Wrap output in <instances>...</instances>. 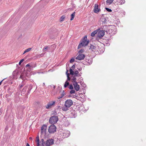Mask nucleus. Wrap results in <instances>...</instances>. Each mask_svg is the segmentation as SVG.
I'll use <instances>...</instances> for the list:
<instances>
[{"label": "nucleus", "mask_w": 146, "mask_h": 146, "mask_svg": "<svg viewBox=\"0 0 146 146\" xmlns=\"http://www.w3.org/2000/svg\"><path fill=\"white\" fill-rule=\"evenodd\" d=\"M76 76H74L72 77L71 79L72 82L73 83V82H77L76 81Z\"/></svg>", "instance_id": "nucleus-23"}, {"label": "nucleus", "mask_w": 146, "mask_h": 146, "mask_svg": "<svg viewBox=\"0 0 146 146\" xmlns=\"http://www.w3.org/2000/svg\"><path fill=\"white\" fill-rule=\"evenodd\" d=\"M113 0H107L106 3L107 4L110 5L113 2Z\"/></svg>", "instance_id": "nucleus-25"}, {"label": "nucleus", "mask_w": 146, "mask_h": 146, "mask_svg": "<svg viewBox=\"0 0 146 146\" xmlns=\"http://www.w3.org/2000/svg\"><path fill=\"white\" fill-rule=\"evenodd\" d=\"M27 88L28 86H25L24 87L23 90L22 92H23L25 93L26 92V90H27Z\"/></svg>", "instance_id": "nucleus-29"}, {"label": "nucleus", "mask_w": 146, "mask_h": 146, "mask_svg": "<svg viewBox=\"0 0 146 146\" xmlns=\"http://www.w3.org/2000/svg\"><path fill=\"white\" fill-rule=\"evenodd\" d=\"M86 61L90 64H91L92 62V59H91L90 60H88V59L86 60Z\"/></svg>", "instance_id": "nucleus-30"}, {"label": "nucleus", "mask_w": 146, "mask_h": 146, "mask_svg": "<svg viewBox=\"0 0 146 146\" xmlns=\"http://www.w3.org/2000/svg\"><path fill=\"white\" fill-rule=\"evenodd\" d=\"M58 120V118L57 116H54L51 117L49 119V122L52 124L48 127L49 128H56L55 126L54 125V124L56 123Z\"/></svg>", "instance_id": "nucleus-1"}, {"label": "nucleus", "mask_w": 146, "mask_h": 146, "mask_svg": "<svg viewBox=\"0 0 146 146\" xmlns=\"http://www.w3.org/2000/svg\"><path fill=\"white\" fill-rule=\"evenodd\" d=\"M69 85V82L68 81H66L65 82L64 85V87L65 88H66Z\"/></svg>", "instance_id": "nucleus-26"}, {"label": "nucleus", "mask_w": 146, "mask_h": 146, "mask_svg": "<svg viewBox=\"0 0 146 146\" xmlns=\"http://www.w3.org/2000/svg\"><path fill=\"white\" fill-rule=\"evenodd\" d=\"M69 88L70 90H73V87L72 84H70L69 85Z\"/></svg>", "instance_id": "nucleus-36"}, {"label": "nucleus", "mask_w": 146, "mask_h": 146, "mask_svg": "<svg viewBox=\"0 0 146 146\" xmlns=\"http://www.w3.org/2000/svg\"><path fill=\"white\" fill-rule=\"evenodd\" d=\"M85 57V55L83 54H80L78 55L76 58L77 60H83Z\"/></svg>", "instance_id": "nucleus-8"}, {"label": "nucleus", "mask_w": 146, "mask_h": 146, "mask_svg": "<svg viewBox=\"0 0 146 146\" xmlns=\"http://www.w3.org/2000/svg\"><path fill=\"white\" fill-rule=\"evenodd\" d=\"M30 66V64H28L26 65V67H28V66Z\"/></svg>", "instance_id": "nucleus-49"}, {"label": "nucleus", "mask_w": 146, "mask_h": 146, "mask_svg": "<svg viewBox=\"0 0 146 146\" xmlns=\"http://www.w3.org/2000/svg\"><path fill=\"white\" fill-rule=\"evenodd\" d=\"M95 48H96L94 46H93L92 45H91L90 46V48L91 49H93V50H94V49H95Z\"/></svg>", "instance_id": "nucleus-35"}, {"label": "nucleus", "mask_w": 146, "mask_h": 146, "mask_svg": "<svg viewBox=\"0 0 146 146\" xmlns=\"http://www.w3.org/2000/svg\"><path fill=\"white\" fill-rule=\"evenodd\" d=\"M70 74L71 75H74V72L72 70L71 68H70Z\"/></svg>", "instance_id": "nucleus-32"}, {"label": "nucleus", "mask_w": 146, "mask_h": 146, "mask_svg": "<svg viewBox=\"0 0 146 146\" xmlns=\"http://www.w3.org/2000/svg\"><path fill=\"white\" fill-rule=\"evenodd\" d=\"M17 74V73H15V72H14L13 73V76H14V77L16 76Z\"/></svg>", "instance_id": "nucleus-44"}, {"label": "nucleus", "mask_w": 146, "mask_h": 146, "mask_svg": "<svg viewBox=\"0 0 146 146\" xmlns=\"http://www.w3.org/2000/svg\"><path fill=\"white\" fill-rule=\"evenodd\" d=\"M70 134V132L68 131L64 130V133H63V136L64 137H68Z\"/></svg>", "instance_id": "nucleus-11"}, {"label": "nucleus", "mask_w": 146, "mask_h": 146, "mask_svg": "<svg viewBox=\"0 0 146 146\" xmlns=\"http://www.w3.org/2000/svg\"><path fill=\"white\" fill-rule=\"evenodd\" d=\"M73 104V101L71 100H67L65 102L64 106L69 108Z\"/></svg>", "instance_id": "nucleus-4"}, {"label": "nucleus", "mask_w": 146, "mask_h": 146, "mask_svg": "<svg viewBox=\"0 0 146 146\" xmlns=\"http://www.w3.org/2000/svg\"><path fill=\"white\" fill-rule=\"evenodd\" d=\"M105 32L103 30L100 31L98 33V36L100 38H102L104 35Z\"/></svg>", "instance_id": "nucleus-10"}, {"label": "nucleus", "mask_w": 146, "mask_h": 146, "mask_svg": "<svg viewBox=\"0 0 146 146\" xmlns=\"http://www.w3.org/2000/svg\"><path fill=\"white\" fill-rule=\"evenodd\" d=\"M26 146H30V145L28 143H27Z\"/></svg>", "instance_id": "nucleus-54"}, {"label": "nucleus", "mask_w": 146, "mask_h": 146, "mask_svg": "<svg viewBox=\"0 0 146 146\" xmlns=\"http://www.w3.org/2000/svg\"><path fill=\"white\" fill-rule=\"evenodd\" d=\"M31 48H29L26 49L24 52L23 54H25V53L29 52L31 50Z\"/></svg>", "instance_id": "nucleus-27"}, {"label": "nucleus", "mask_w": 146, "mask_h": 146, "mask_svg": "<svg viewBox=\"0 0 146 146\" xmlns=\"http://www.w3.org/2000/svg\"><path fill=\"white\" fill-rule=\"evenodd\" d=\"M101 21L102 24H105L106 22V19L105 18L102 17L101 18Z\"/></svg>", "instance_id": "nucleus-16"}, {"label": "nucleus", "mask_w": 146, "mask_h": 146, "mask_svg": "<svg viewBox=\"0 0 146 146\" xmlns=\"http://www.w3.org/2000/svg\"><path fill=\"white\" fill-rule=\"evenodd\" d=\"M54 140L52 139H48L45 143V145L46 146H49L54 143Z\"/></svg>", "instance_id": "nucleus-6"}, {"label": "nucleus", "mask_w": 146, "mask_h": 146, "mask_svg": "<svg viewBox=\"0 0 146 146\" xmlns=\"http://www.w3.org/2000/svg\"><path fill=\"white\" fill-rule=\"evenodd\" d=\"M56 128H48V131L50 133H53L56 131Z\"/></svg>", "instance_id": "nucleus-13"}, {"label": "nucleus", "mask_w": 146, "mask_h": 146, "mask_svg": "<svg viewBox=\"0 0 146 146\" xmlns=\"http://www.w3.org/2000/svg\"><path fill=\"white\" fill-rule=\"evenodd\" d=\"M24 59H22V60H21L20 61V62H19V65H21V63L23 62V61H24Z\"/></svg>", "instance_id": "nucleus-43"}, {"label": "nucleus", "mask_w": 146, "mask_h": 146, "mask_svg": "<svg viewBox=\"0 0 146 146\" xmlns=\"http://www.w3.org/2000/svg\"><path fill=\"white\" fill-rule=\"evenodd\" d=\"M118 1L119 2L118 3L119 4V5L123 4L125 3V0H119Z\"/></svg>", "instance_id": "nucleus-21"}, {"label": "nucleus", "mask_w": 146, "mask_h": 146, "mask_svg": "<svg viewBox=\"0 0 146 146\" xmlns=\"http://www.w3.org/2000/svg\"><path fill=\"white\" fill-rule=\"evenodd\" d=\"M45 85V84L44 83H43V85L44 86Z\"/></svg>", "instance_id": "nucleus-57"}, {"label": "nucleus", "mask_w": 146, "mask_h": 146, "mask_svg": "<svg viewBox=\"0 0 146 146\" xmlns=\"http://www.w3.org/2000/svg\"><path fill=\"white\" fill-rule=\"evenodd\" d=\"M73 114H74V115H73V116H72V117H73V118H74V117H75L76 116V113L75 112V111H74L73 112H72V114H73Z\"/></svg>", "instance_id": "nucleus-33"}, {"label": "nucleus", "mask_w": 146, "mask_h": 146, "mask_svg": "<svg viewBox=\"0 0 146 146\" xmlns=\"http://www.w3.org/2000/svg\"><path fill=\"white\" fill-rule=\"evenodd\" d=\"M27 75L26 74V73H22L21 74L20 76V78L22 79L23 80H24L25 79H26L27 78L26 77H27Z\"/></svg>", "instance_id": "nucleus-12"}, {"label": "nucleus", "mask_w": 146, "mask_h": 146, "mask_svg": "<svg viewBox=\"0 0 146 146\" xmlns=\"http://www.w3.org/2000/svg\"><path fill=\"white\" fill-rule=\"evenodd\" d=\"M89 42V40H87V36H85L82 39L81 42L79 44L78 48H79L83 46H87Z\"/></svg>", "instance_id": "nucleus-2"}, {"label": "nucleus", "mask_w": 146, "mask_h": 146, "mask_svg": "<svg viewBox=\"0 0 146 146\" xmlns=\"http://www.w3.org/2000/svg\"><path fill=\"white\" fill-rule=\"evenodd\" d=\"M47 126L46 125H43L41 128H46Z\"/></svg>", "instance_id": "nucleus-48"}, {"label": "nucleus", "mask_w": 146, "mask_h": 146, "mask_svg": "<svg viewBox=\"0 0 146 146\" xmlns=\"http://www.w3.org/2000/svg\"><path fill=\"white\" fill-rule=\"evenodd\" d=\"M98 32V31L97 30L95 31H94L91 34V36H94Z\"/></svg>", "instance_id": "nucleus-18"}, {"label": "nucleus", "mask_w": 146, "mask_h": 146, "mask_svg": "<svg viewBox=\"0 0 146 146\" xmlns=\"http://www.w3.org/2000/svg\"><path fill=\"white\" fill-rule=\"evenodd\" d=\"M75 60L74 59V58H72L71 59L70 61V63H72V62L74 61Z\"/></svg>", "instance_id": "nucleus-41"}, {"label": "nucleus", "mask_w": 146, "mask_h": 146, "mask_svg": "<svg viewBox=\"0 0 146 146\" xmlns=\"http://www.w3.org/2000/svg\"><path fill=\"white\" fill-rule=\"evenodd\" d=\"M75 91L74 90H71L70 92V94H74L75 93Z\"/></svg>", "instance_id": "nucleus-38"}, {"label": "nucleus", "mask_w": 146, "mask_h": 146, "mask_svg": "<svg viewBox=\"0 0 146 146\" xmlns=\"http://www.w3.org/2000/svg\"><path fill=\"white\" fill-rule=\"evenodd\" d=\"M73 97H74V98H76L77 99V98L78 97H77V96H74Z\"/></svg>", "instance_id": "nucleus-50"}, {"label": "nucleus", "mask_w": 146, "mask_h": 146, "mask_svg": "<svg viewBox=\"0 0 146 146\" xmlns=\"http://www.w3.org/2000/svg\"><path fill=\"white\" fill-rule=\"evenodd\" d=\"M55 103V101H51L49 102L46 106V108L47 109L51 108L52 106L54 105Z\"/></svg>", "instance_id": "nucleus-5"}, {"label": "nucleus", "mask_w": 146, "mask_h": 146, "mask_svg": "<svg viewBox=\"0 0 146 146\" xmlns=\"http://www.w3.org/2000/svg\"><path fill=\"white\" fill-rule=\"evenodd\" d=\"M109 27L108 31H106L107 33L110 34L111 35H113L116 33V27L115 26L110 25Z\"/></svg>", "instance_id": "nucleus-3"}, {"label": "nucleus", "mask_w": 146, "mask_h": 146, "mask_svg": "<svg viewBox=\"0 0 146 146\" xmlns=\"http://www.w3.org/2000/svg\"><path fill=\"white\" fill-rule=\"evenodd\" d=\"M100 9L98 8V5L97 4H96L93 10L94 12L97 13L100 11Z\"/></svg>", "instance_id": "nucleus-9"}, {"label": "nucleus", "mask_w": 146, "mask_h": 146, "mask_svg": "<svg viewBox=\"0 0 146 146\" xmlns=\"http://www.w3.org/2000/svg\"><path fill=\"white\" fill-rule=\"evenodd\" d=\"M3 80L0 82V85L1 84V83L3 81V80Z\"/></svg>", "instance_id": "nucleus-52"}, {"label": "nucleus", "mask_w": 146, "mask_h": 146, "mask_svg": "<svg viewBox=\"0 0 146 146\" xmlns=\"http://www.w3.org/2000/svg\"><path fill=\"white\" fill-rule=\"evenodd\" d=\"M64 91H63V92H62L61 94V97L60 98H62L63 97V96H64Z\"/></svg>", "instance_id": "nucleus-39"}, {"label": "nucleus", "mask_w": 146, "mask_h": 146, "mask_svg": "<svg viewBox=\"0 0 146 146\" xmlns=\"http://www.w3.org/2000/svg\"><path fill=\"white\" fill-rule=\"evenodd\" d=\"M36 141L37 142V145L38 146L39 145V139L38 136L36 137Z\"/></svg>", "instance_id": "nucleus-28"}, {"label": "nucleus", "mask_w": 146, "mask_h": 146, "mask_svg": "<svg viewBox=\"0 0 146 146\" xmlns=\"http://www.w3.org/2000/svg\"><path fill=\"white\" fill-rule=\"evenodd\" d=\"M48 48V47L47 46H45L44 47V48L43 49V51H44V50H46Z\"/></svg>", "instance_id": "nucleus-46"}, {"label": "nucleus", "mask_w": 146, "mask_h": 146, "mask_svg": "<svg viewBox=\"0 0 146 146\" xmlns=\"http://www.w3.org/2000/svg\"><path fill=\"white\" fill-rule=\"evenodd\" d=\"M24 83L23 82H22V84L21 85H19V86L20 88H22L23 86L24 85Z\"/></svg>", "instance_id": "nucleus-37"}, {"label": "nucleus", "mask_w": 146, "mask_h": 146, "mask_svg": "<svg viewBox=\"0 0 146 146\" xmlns=\"http://www.w3.org/2000/svg\"><path fill=\"white\" fill-rule=\"evenodd\" d=\"M80 81H81V80H83V78L82 77L80 79Z\"/></svg>", "instance_id": "nucleus-55"}, {"label": "nucleus", "mask_w": 146, "mask_h": 146, "mask_svg": "<svg viewBox=\"0 0 146 146\" xmlns=\"http://www.w3.org/2000/svg\"><path fill=\"white\" fill-rule=\"evenodd\" d=\"M84 51V50L82 49L79 50L78 52V53L80 54H82Z\"/></svg>", "instance_id": "nucleus-34"}, {"label": "nucleus", "mask_w": 146, "mask_h": 146, "mask_svg": "<svg viewBox=\"0 0 146 146\" xmlns=\"http://www.w3.org/2000/svg\"><path fill=\"white\" fill-rule=\"evenodd\" d=\"M65 18V16H64V15L62 16L60 18V21H63Z\"/></svg>", "instance_id": "nucleus-31"}, {"label": "nucleus", "mask_w": 146, "mask_h": 146, "mask_svg": "<svg viewBox=\"0 0 146 146\" xmlns=\"http://www.w3.org/2000/svg\"><path fill=\"white\" fill-rule=\"evenodd\" d=\"M75 67V65H72V66L71 67V69H74Z\"/></svg>", "instance_id": "nucleus-47"}, {"label": "nucleus", "mask_w": 146, "mask_h": 146, "mask_svg": "<svg viewBox=\"0 0 146 146\" xmlns=\"http://www.w3.org/2000/svg\"><path fill=\"white\" fill-rule=\"evenodd\" d=\"M61 97V96H59L57 98L58 99H60L61 98H60Z\"/></svg>", "instance_id": "nucleus-53"}, {"label": "nucleus", "mask_w": 146, "mask_h": 146, "mask_svg": "<svg viewBox=\"0 0 146 146\" xmlns=\"http://www.w3.org/2000/svg\"><path fill=\"white\" fill-rule=\"evenodd\" d=\"M76 13L74 12H73L71 15V18L70 19V20L71 21L73 20L75 16Z\"/></svg>", "instance_id": "nucleus-19"}, {"label": "nucleus", "mask_w": 146, "mask_h": 146, "mask_svg": "<svg viewBox=\"0 0 146 146\" xmlns=\"http://www.w3.org/2000/svg\"><path fill=\"white\" fill-rule=\"evenodd\" d=\"M41 142H42V144L44 143V141L43 139H42L41 140Z\"/></svg>", "instance_id": "nucleus-45"}, {"label": "nucleus", "mask_w": 146, "mask_h": 146, "mask_svg": "<svg viewBox=\"0 0 146 146\" xmlns=\"http://www.w3.org/2000/svg\"><path fill=\"white\" fill-rule=\"evenodd\" d=\"M69 108V107H67L65 106L64 107H62V109L63 111H66L68 110Z\"/></svg>", "instance_id": "nucleus-24"}, {"label": "nucleus", "mask_w": 146, "mask_h": 146, "mask_svg": "<svg viewBox=\"0 0 146 146\" xmlns=\"http://www.w3.org/2000/svg\"><path fill=\"white\" fill-rule=\"evenodd\" d=\"M67 74V79L66 80V81H69L70 80V78L69 76V74Z\"/></svg>", "instance_id": "nucleus-40"}, {"label": "nucleus", "mask_w": 146, "mask_h": 146, "mask_svg": "<svg viewBox=\"0 0 146 146\" xmlns=\"http://www.w3.org/2000/svg\"><path fill=\"white\" fill-rule=\"evenodd\" d=\"M44 54L43 53H42L40 54H38V55H36V57L37 58H40V57H42L43 56H44Z\"/></svg>", "instance_id": "nucleus-20"}, {"label": "nucleus", "mask_w": 146, "mask_h": 146, "mask_svg": "<svg viewBox=\"0 0 146 146\" xmlns=\"http://www.w3.org/2000/svg\"><path fill=\"white\" fill-rule=\"evenodd\" d=\"M67 72H68V70H67V72H66V73H67Z\"/></svg>", "instance_id": "nucleus-58"}, {"label": "nucleus", "mask_w": 146, "mask_h": 146, "mask_svg": "<svg viewBox=\"0 0 146 146\" xmlns=\"http://www.w3.org/2000/svg\"><path fill=\"white\" fill-rule=\"evenodd\" d=\"M106 9L107 11L108 12H111L112 11L111 9H110L108 8H106Z\"/></svg>", "instance_id": "nucleus-42"}, {"label": "nucleus", "mask_w": 146, "mask_h": 146, "mask_svg": "<svg viewBox=\"0 0 146 146\" xmlns=\"http://www.w3.org/2000/svg\"><path fill=\"white\" fill-rule=\"evenodd\" d=\"M82 70V68H80V69H79V71H81Z\"/></svg>", "instance_id": "nucleus-56"}, {"label": "nucleus", "mask_w": 146, "mask_h": 146, "mask_svg": "<svg viewBox=\"0 0 146 146\" xmlns=\"http://www.w3.org/2000/svg\"><path fill=\"white\" fill-rule=\"evenodd\" d=\"M58 133L60 134H63V133H64V130L62 128H58Z\"/></svg>", "instance_id": "nucleus-15"}, {"label": "nucleus", "mask_w": 146, "mask_h": 146, "mask_svg": "<svg viewBox=\"0 0 146 146\" xmlns=\"http://www.w3.org/2000/svg\"><path fill=\"white\" fill-rule=\"evenodd\" d=\"M109 26H108L107 25H104L102 27V29L104 30L103 31L106 32V31H108L109 28Z\"/></svg>", "instance_id": "nucleus-14"}, {"label": "nucleus", "mask_w": 146, "mask_h": 146, "mask_svg": "<svg viewBox=\"0 0 146 146\" xmlns=\"http://www.w3.org/2000/svg\"><path fill=\"white\" fill-rule=\"evenodd\" d=\"M74 74L75 75V76H81V75L80 74H78V71H76L74 72Z\"/></svg>", "instance_id": "nucleus-22"}, {"label": "nucleus", "mask_w": 146, "mask_h": 146, "mask_svg": "<svg viewBox=\"0 0 146 146\" xmlns=\"http://www.w3.org/2000/svg\"><path fill=\"white\" fill-rule=\"evenodd\" d=\"M78 82H74L73 83L75 90L77 91H79L80 89V86L78 84Z\"/></svg>", "instance_id": "nucleus-7"}, {"label": "nucleus", "mask_w": 146, "mask_h": 146, "mask_svg": "<svg viewBox=\"0 0 146 146\" xmlns=\"http://www.w3.org/2000/svg\"><path fill=\"white\" fill-rule=\"evenodd\" d=\"M29 139L31 140H32V138L31 137H30L29 138Z\"/></svg>", "instance_id": "nucleus-51"}, {"label": "nucleus", "mask_w": 146, "mask_h": 146, "mask_svg": "<svg viewBox=\"0 0 146 146\" xmlns=\"http://www.w3.org/2000/svg\"><path fill=\"white\" fill-rule=\"evenodd\" d=\"M46 128H41V132L42 134H45L46 133Z\"/></svg>", "instance_id": "nucleus-17"}]
</instances>
